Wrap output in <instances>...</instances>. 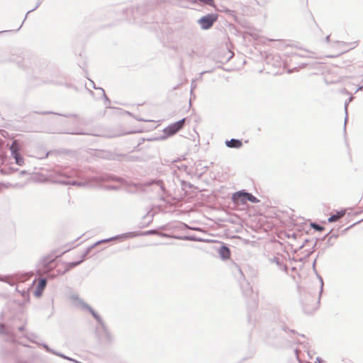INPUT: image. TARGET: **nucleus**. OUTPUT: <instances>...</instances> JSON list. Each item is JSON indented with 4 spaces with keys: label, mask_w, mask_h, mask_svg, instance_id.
Wrapping results in <instances>:
<instances>
[{
    "label": "nucleus",
    "mask_w": 363,
    "mask_h": 363,
    "mask_svg": "<svg viewBox=\"0 0 363 363\" xmlns=\"http://www.w3.org/2000/svg\"><path fill=\"white\" fill-rule=\"evenodd\" d=\"M184 123L185 118H183L176 123L169 125L164 129V133L168 137L174 135L184 127Z\"/></svg>",
    "instance_id": "nucleus-2"
},
{
    "label": "nucleus",
    "mask_w": 363,
    "mask_h": 363,
    "mask_svg": "<svg viewBox=\"0 0 363 363\" xmlns=\"http://www.w3.org/2000/svg\"><path fill=\"white\" fill-rule=\"evenodd\" d=\"M352 44V46L350 48H349V49L354 48L357 45V42H354Z\"/></svg>",
    "instance_id": "nucleus-14"
},
{
    "label": "nucleus",
    "mask_w": 363,
    "mask_h": 363,
    "mask_svg": "<svg viewBox=\"0 0 363 363\" xmlns=\"http://www.w3.org/2000/svg\"><path fill=\"white\" fill-rule=\"evenodd\" d=\"M233 199L235 202H240L242 203H246L247 201H250L252 203L259 202V200L252 194L241 191L233 195Z\"/></svg>",
    "instance_id": "nucleus-3"
},
{
    "label": "nucleus",
    "mask_w": 363,
    "mask_h": 363,
    "mask_svg": "<svg viewBox=\"0 0 363 363\" xmlns=\"http://www.w3.org/2000/svg\"><path fill=\"white\" fill-rule=\"evenodd\" d=\"M46 280L43 279H40L38 282V288L35 292V296L36 297H40L41 296L42 294H43V290L45 289V286H46Z\"/></svg>",
    "instance_id": "nucleus-7"
},
{
    "label": "nucleus",
    "mask_w": 363,
    "mask_h": 363,
    "mask_svg": "<svg viewBox=\"0 0 363 363\" xmlns=\"http://www.w3.org/2000/svg\"><path fill=\"white\" fill-rule=\"evenodd\" d=\"M318 306V303L317 301H313L310 304H307L306 306Z\"/></svg>",
    "instance_id": "nucleus-13"
},
{
    "label": "nucleus",
    "mask_w": 363,
    "mask_h": 363,
    "mask_svg": "<svg viewBox=\"0 0 363 363\" xmlns=\"http://www.w3.org/2000/svg\"><path fill=\"white\" fill-rule=\"evenodd\" d=\"M225 144L229 147H235V148H239L242 145V143L240 140H235V139H231L230 140H227L225 142Z\"/></svg>",
    "instance_id": "nucleus-9"
},
{
    "label": "nucleus",
    "mask_w": 363,
    "mask_h": 363,
    "mask_svg": "<svg viewBox=\"0 0 363 363\" xmlns=\"http://www.w3.org/2000/svg\"><path fill=\"white\" fill-rule=\"evenodd\" d=\"M311 227L318 231H323L324 230V228L323 226H320L316 223H311Z\"/></svg>",
    "instance_id": "nucleus-11"
},
{
    "label": "nucleus",
    "mask_w": 363,
    "mask_h": 363,
    "mask_svg": "<svg viewBox=\"0 0 363 363\" xmlns=\"http://www.w3.org/2000/svg\"><path fill=\"white\" fill-rule=\"evenodd\" d=\"M217 18L216 14H209L200 18L199 23L203 29H208L217 21Z\"/></svg>",
    "instance_id": "nucleus-5"
},
{
    "label": "nucleus",
    "mask_w": 363,
    "mask_h": 363,
    "mask_svg": "<svg viewBox=\"0 0 363 363\" xmlns=\"http://www.w3.org/2000/svg\"><path fill=\"white\" fill-rule=\"evenodd\" d=\"M218 253H219V255L220 257L223 259H229L230 258V256H231V252H230V249L226 247V246H222L219 250H218Z\"/></svg>",
    "instance_id": "nucleus-6"
},
{
    "label": "nucleus",
    "mask_w": 363,
    "mask_h": 363,
    "mask_svg": "<svg viewBox=\"0 0 363 363\" xmlns=\"http://www.w3.org/2000/svg\"><path fill=\"white\" fill-rule=\"evenodd\" d=\"M346 213V211L345 209L340 210V211L336 212L335 214L332 215L328 218L329 223H333L339 220L341 218H342Z\"/></svg>",
    "instance_id": "nucleus-8"
},
{
    "label": "nucleus",
    "mask_w": 363,
    "mask_h": 363,
    "mask_svg": "<svg viewBox=\"0 0 363 363\" xmlns=\"http://www.w3.org/2000/svg\"><path fill=\"white\" fill-rule=\"evenodd\" d=\"M145 235H147V234H157V231L156 230H150L149 232H146L145 233Z\"/></svg>",
    "instance_id": "nucleus-12"
},
{
    "label": "nucleus",
    "mask_w": 363,
    "mask_h": 363,
    "mask_svg": "<svg viewBox=\"0 0 363 363\" xmlns=\"http://www.w3.org/2000/svg\"><path fill=\"white\" fill-rule=\"evenodd\" d=\"M106 241H108V240H103V241H100V242H99L96 243L95 245H98L99 243L104 242H106Z\"/></svg>",
    "instance_id": "nucleus-15"
},
{
    "label": "nucleus",
    "mask_w": 363,
    "mask_h": 363,
    "mask_svg": "<svg viewBox=\"0 0 363 363\" xmlns=\"http://www.w3.org/2000/svg\"><path fill=\"white\" fill-rule=\"evenodd\" d=\"M84 253H81L80 255H79V259L77 261L70 262L71 263V267H72L74 266H76L79 263H81L84 260Z\"/></svg>",
    "instance_id": "nucleus-10"
},
{
    "label": "nucleus",
    "mask_w": 363,
    "mask_h": 363,
    "mask_svg": "<svg viewBox=\"0 0 363 363\" xmlns=\"http://www.w3.org/2000/svg\"><path fill=\"white\" fill-rule=\"evenodd\" d=\"M57 257H58V255L55 254V252H53L52 253L45 256L42 259V260L40 261V263L43 264V271L44 272H48L51 268L53 267L52 263H55V260Z\"/></svg>",
    "instance_id": "nucleus-4"
},
{
    "label": "nucleus",
    "mask_w": 363,
    "mask_h": 363,
    "mask_svg": "<svg viewBox=\"0 0 363 363\" xmlns=\"http://www.w3.org/2000/svg\"><path fill=\"white\" fill-rule=\"evenodd\" d=\"M21 148L17 140H14L11 147L10 150L12 157L15 159L16 163L19 166H23L25 163L24 158L21 155Z\"/></svg>",
    "instance_id": "nucleus-1"
}]
</instances>
